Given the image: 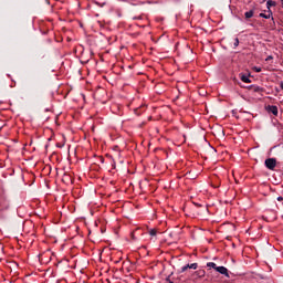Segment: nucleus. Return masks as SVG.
<instances>
[{
	"instance_id": "obj_4",
	"label": "nucleus",
	"mask_w": 283,
	"mask_h": 283,
	"mask_svg": "<svg viewBox=\"0 0 283 283\" xmlns=\"http://www.w3.org/2000/svg\"><path fill=\"white\" fill-rule=\"evenodd\" d=\"M259 17H261V19H271V17H273V11L269 10V14L260 13Z\"/></svg>"
},
{
	"instance_id": "obj_6",
	"label": "nucleus",
	"mask_w": 283,
	"mask_h": 283,
	"mask_svg": "<svg viewBox=\"0 0 283 283\" xmlns=\"http://www.w3.org/2000/svg\"><path fill=\"white\" fill-rule=\"evenodd\" d=\"M269 112H271V114H273V116H277L279 112H277V106H269Z\"/></svg>"
},
{
	"instance_id": "obj_2",
	"label": "nucleus",
	"mask_w": 283,
	"mask_h": 283,
	"mask_svg": "<svg viewBox=\"0 0 283 283\" xmlns=\"http://www.w3.org/2000/svg\"><path fill=\"white\" fill-rule=\"evenodd\" d=\"M265 167L268 169H270L271 171H273V169H275V167H277V160H275V158L265 159Z\"/></svg>"
},
{
	"instance_id": "obj_1",
	"label": "nucleus",
	"mask_w": 283,
	"mask_h": 283,
	"mask_svg": "<svg viewBox=\"0 0 283 283\" xmlns=\"http://www.w3.org/2000/svg\"><path fill=\"white\" fill-rule=\"evenodd\" d=\"M213 271L220 273V275H224V277H230L229 269H227L226 266H217L216 263H213Z\"/></svg>"
},
{
	"instance_id": "obj_7",
	"label": "nucleus",
	"mask_w": 283,
	"mask_h": 283,
	"mask_svg": "<svg viewBox=\"0 0 283 283\" xmlns=\"http://www.w3.org/2000/svg\"><path fill=\"white\" fill-rule=\"evenodd\" d=\"M253 14H254V11H253V10H250V11H247V12L244 13V17H245V19H251V18L253 17Z\"/></svg>"
},
{
	"instance_id": "obj_10",
	"label": "nucleus",
	"mask_w": 283,
	"mask_h": 283,
	"mask_svg": "<svg viewBox=\"0 0 283 283\" xmlns=\"http://www.w3.org/2000/svg\"><path fill=\"white\" fill-rule=\"evenodd\" d=\"M156 233H158V232L156 231V229H150V230H149V235L155 237Z\"/></svg>"
},
{
	"instance_id": "obj_18",
	"label": "nucleus",
	"mask_w": 283,
	"mask_h": 283,
	"mask_svg": "<svg viewBox=\"0 0 283 283\" xmlns=\"http://www.w3.org/2000/svg\"><path fill=\"white\" fill-rule=\"evenodd\" d=\"M280 87H281V90H283V81L281 82Z\"/></svg>"
},
{
	"instance_id": "obj_8",
	"label": "nucleus",
	"mask_w": 283,
	"mask_h": 283,
	"mask_svg": "<svg viewBox=\"0 0 283 283\" xmlns=\"http://www.w3.org/2000/svg\"><path fill=\"white\" fill-rule=\"evenodd\" d=\"M220 187V179L218 178V176L214 175V185H213V188H218Z\"/></svg>"
},
{
	"instance_id": "obj_14",
	"label": "nucleus",
	"mask_w": 283,
	"mask_h": 283,
	"mask_svg": "<svg viewBox=\"0 0 283 283\" xmlns=\"http://www.w3.org/2000/svg\"><path fill=\"white\" fill-rule=\"evenodd\" d=\"M218 132H219V134L224 135V130H222V128L220 126H218Z\"/></svg>"
},
{
	"instance_id": "obj_19",
	"label": "nucleus",
	"mask_w": 283,
	"mask_h": 283,
	"mask_svg": "<svg viewBox=\"0 0 283 283\" xmlns=\"http://www.w3.org/2000/svg\"><path fill=\"white\" fill-rule=\"evenodd\" d=\"M271 19H272L273 23H275V19L273 17Z\"/></svg>"
},
{
	"instance_id": "obj_3",
	"label": "nucleus",
	"mask_w": 283,
	"mask_h": 283,
	"mask_svg": "<svg viewBox=\"0 0 283 283\" xmlns=\"http://www.w3.org/2000/svg\"><path fill=\"white\" fill-rule=\"evenodd\" d=\"M187 269H193V270H196V269H198V263H191V264L185 265V266L181 269L182 273H185V271H187Z\"/></svg>"
},
{
	"instance_id": "obj_20",
	"label": "nucleus",
	"mask_w": 283,
	"mask_h": 283,
	"mask_svg": "<svg viewBox=\"0 0 283 283\" xmlns=\"http://www.w3.org/2000/svg\"><path fill=\"white\" fill-rule=\"evenodd\" d=\"M264 1H266V0H263V3H264Z\"/></svg>"
},
{
	"instance_id": "obj_11",
	"label": "nucleus",
	"mask_w": 283,
	"mask_h": 283,
	"mask_svg": "<svg viewBox=\"0 0 283 283\" xmlns=\"http://www.w3.org/2000/svg\"><path fill=\"white\" fill-rule=\"evenodd\" d=\"M233 45H234V48H238V45H240V40L238 38L234 39Z\"/></svg>"
},
{
	"instance_id": "obj_16",
	"label": "nucleus",
	"mask_w": 283,
	"mask_h": 283,
	"mask_svg": "<svg viewBox=\"0 0 283 283\" xmlns=\"http://www.w3.org/2000/svg\"><path fill=\"white\" fill-rule=\"evenodd\" d=\"M265 61H273L272 55H269V56L265 59Z\"/></svg>"
},
{
	"instance_id": "obj_12",
	"label": "nucleus",
	"mask_w": 283,
	"mask_h": 283,
	"mask_svg": "<svg viewBox=\"0 0 283 283\" xmlns=\"http://www.w3.org/2000/svg\"><path fill=\"white\" fill-rule=\"evenodd\" d=\"M253 72L260 73V72H262V67L254 66Z\"/></svg>"
},
{
	"instance_id": "obj_17",
	"label": "nucleus",
	"mask_w": 283,
	"mask_h": 283,
	"mask_svg": "<svg viewBox=\"0 0 283 283\" xmlns=\"http://www.w3.org/2000/svg\"><path fill=\"white\" fill-rule=\"evenodd\" d=\"M277 201L282 202L283 201V197H277Z\"/></svg>"
},
{
	"instance_id": "obj_9",
	"label": "nucleus",
	"mask_w": 283,
	"mask_h": 283,
	"mask_svg": "<svg viewBox=\"0 0 283 283\" xmlns=\"http://www.w3.org/2000/svg\"><path fill=\"white\" fill-rule=\"evenodd\" d=\"M241 81H242L243 83H251V80H250L249 76H247V75H242V76H241Z\"/></svg>"
},
{
	"instance_id": "obj_15",
	"label": "nucleus",
	"mask_w": 283,
	"mask_h": 283,
	"mask_svg": "<svg viewBox=\"0 0 283 283\" xmlns=\"http://www.w3.org/2000/svg\"><path fill=\"white\" fill-rule=\"evenodd\" d=\"M207 266H209L210 269H213V262H208Z\"/></svg>"
},
{
	"instance_id": "obj_13",
	"label": "nucleus",
	"mask_w": 283,
	"mask_h": 283,
	"mask_svg": "<svg viewBox=\"0 0 283 283\" xmlns=\"http://www.w3.org/2000/svg\"><path fill=\"white\" fill-rule=\"evenodd\" d=\"M263 90H262V87H260V86H254V92H262Z\"/></svg>"
},
{
	"instance_id": "obj_5",
	"label": "nucleus",
	"mask_w": 283,
	"mask_h": 283,
	"mask_svg": "<svg viewBox=\"0 0 283 283\" xmlns=\"http://www.w3.org/2000/svg\"><path fill=\"white\" fill-rule=\"evenodd\" d=\"M275 6H277V3L275 1L268 0V2H266L268 10H271V8H275Z\"/></svg>"
}]
</instances>
